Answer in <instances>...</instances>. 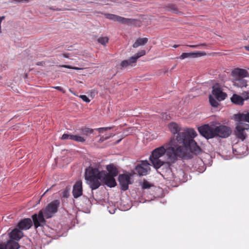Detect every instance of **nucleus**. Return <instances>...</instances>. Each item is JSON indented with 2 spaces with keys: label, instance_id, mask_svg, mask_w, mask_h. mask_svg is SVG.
I'll return each instance as SVG.
<instances>
[{
  "label": "nucleus",
  "instance_id": "1",
  "mask_svg": "<svg viewBox=\"0 0 249 249\" xmlns=\"http://www.w3.org/2000/svg\"><path fill=\"white\" fill-rule=\"evenodd\" d=\"M176 143L173 141L167 143L165 147L161 146L155 148L149 158L157 173L168 180L174 179L176 178L172 171V164L178 160L183 159L187 154Z\"/></svg>",
  "mask_w": 249,
  "mask_h": 249
},
{
  "label": "nucleus",
  "instance_id": "2",
  "mask_svg": "<svg viewBox=\"0 0 249 249\" xmlns=\"http://www.w3.org/2000/svg\"><path fill=\"white\" fill-rule=\"evenodd\" d=\"M168 127L173 135L177 134L175 138L171 139L169 143L173 141L176 142L178 146L181 147L182 151L186 154L188 151L195 155H198L202 153V149L194 140L197 134L193 128H182L175 122L170 123L168 124Z\"/></svg>",
  "mask_w": 249,
  "mask_h": 249
},
{
  "label": "nucleus",
  "instance_id": "3",
  "mask_svg": "<svg viewBox=\"0 0 249 249\" xmlns=\"http://www.w3.org/2000/svg\"><path fill=\"white\" fill-rule=\"evenodd\" d=\"M102 171L96 167L89 166L85 169L84 177L91 190L98 189L101 186Z\"/></svg>",
  "mask_w": 249,
  "mask_h": 249
},
{
  "label": "nucleus",
  "instance_id": "4",
  "mask_svg": "<svg viewBox=\"0 0 249 249\" xmlns=\"http://www.w3.org/2000/svg\"><path fill=\"white\" fill-rule=\"evenodd\" d=\"M233 119L236 122L234 134L236 137L244 141L247 138V133L243 128L242 122L249 124V111L238 112L233 115Z\"/></svg>",
  "mask_w": 249,
  "mask_h": 249
},
{
  "label": "nucleus",
  "instance_id": "5",
  "mask_svg": "<svg viewBox=\"0 0 249 249\" xmlns=\"http://www.w3.org/2000/svg\"><path fill=\"white\" fill-rule=\"evenodd\" d=\"M60 204L59 200H54L48 204L44 209H41L45 218L49 219L52 217L57 212Z\"/></svg>",
  "mask_w": 249,
  "mask_h": 249
},
{
  "label": "nucleus",
  "instance_id": "6",
  "mask_svg": "<svg viewBox=\"0 0 249 249\" xmlns=\"http://www.w3.org/2000/svg\"><path fill=\"white\" fill-rule=\"evenodd\" d=\"M197 129L199 134L207 140L215 137L214 127L211 126L209 124L199 126Z\"/></svg>",
  "mask_w": 249,
  "mask_h": 249
},
{
  "label": "nucleus",
  "instance_id": "7",
  "mask_svg": "<svg viewBox=\"0 0 249 249\" xmlns=\"http://www.w3.org/2000/svg\"><path fill=\"white\" fill-rule=\"evenodd\" d=\"M151 165L147 160H141L140 163L136 166L135 170L139 176H146L149 173L151 170Z\"/></svg>",
  "mask_w": 249,
  "mask_h": 249
},
{
  "label": "nucleus",
  "instance_id": "8",
  "mask_svg": "<svg viewBox=\"0 0 249 249\" xmlns=\"http://www.w3.org/2000/svg\"><path fill=\"white\" fill-rule=\"evenodd\" d=\"M42 211L40 210L38 213H34L32 215V222L35 229L39 227H43L46 224L45 217Z\"/></svg>",
  "mask_w": 249,
  "mask_h": 249
},
{
  "label": "nucleus",
  "instance_id": "9",
  "mask_svg": "<svg viewBox=\"0 0 249 249\" xmlns=\"http://www.w3.org/2000/svg\"><path fill=\"white\" fill-rule=\"evenodd\" d=\"M215 137H218L222 138H228L231 133V128L224 125H219L214 127Z\"/></svg>",
  "mask_w": 249,
  "mask_h": 249
},
{
  "label": "nucleus",
  "instance_id": "10",
  "mask_svg": "<svg viewBox=\"0 0 249 249\" xmlns=\"http://www.w3.org/2000/svg\"><path fill=\"white\" fill-rule=\"evenodd\" d=\"M121 190L125 191L128 190L129 184H132L129 173L120 174L118 178Z\"/></svg>",
  "mask_w": 249,
  "mask_h": 249
},
{
  "label": "nucleus",
  "instance_id": "11",
  "mask_svg": "<svg viewBox=\"0 0 249 249\" xmlns=\"http://www.w3.org/2000/svg\"><path fill=\"white\" fill-rule=\"evenodd\" d=\"M104 16L107 19L127 25L132 24L135 21L134 19L125 18L112 14L106 13L104 14Z\"/></svg>",
  "mask_w": 249,
  "mask_h": 249
},
{
  "label": "nucleus",
  "instance_id": "12",
  "mask_svg": "<svg viewBox=\"0 0 249 249\" xmlns=\"http://www.w3.org/2000/svg\"><path fill=\"white\" fill-rule=\"evenodd\" d=\"M136 66L135 63H118L113 69V75L117 72L124 71H128L129 69Z\"/></svg>",
  "mask_w": 249,
  "mask_h": 249
},
{
  "label": "nucleus",
  "instance_id": "13",
  "mask_svg": "<svg viewBox=\"0 0 249 249\" xmlns=\"http://www.w3.org/2000/svg\"><path fill=\"white\" fill-rule=\"evenodd\" d=\"M212 93L219 101L225 100L227 97V94L222 91V89L218 84L213 87Z\"/></svg>",
  "mask_w": 249,
  "mask_h": 249
},
{
  "label": "nucleus",
  "instance_id": "14",
  "mask_svg": "<svg viewBox=\"0 0 249 249\" xmlns=\"http://www.w3.org/2000/svg\"><path fill=\"white\" fill-rule=\"evenodd\" d=\"M102 177L101 182L110 188H113L117 185V183L115 179V177L102 174Z\"/></svg>",
  "mask_w": 249,
  "mask_h": 249
},
{
  "label": "nucleus",
  "instance_id": "15",
  "mask_svg": "<svg viewBox=\"0 0 249 249\" xmlns=\"http://www.w3.org/2000/svg\"><path fill=\"white\" fill-rule=\"evenodd\" d=\"M72 195L75 198H77L83 195L82 181L81 180L77 181L72 188Z\"/></svg>",
  "mask_w": 249,
  "mask_h": 249
},
{
  "label": "nucleus",
  "instance_id": "16",
  "mask_svg": "<svg viewBox=\"0 0 249 249\" xmlns=\"http://www.w3.org/2000/svg\"><path fill=\"white\" fill-rule=\"evenodd\" d=\"M206 54L205 52L196 51L191 53H184L179 56V58L181 60L184 59L186 58H197Z\"/></svg>",
  "mask_w": 249,
  "mask_h": 249
},
{
  "label": "nucleus",
  "instance_id": "17",
  "mask_svg": "<svg viewBox=\"0 0 249 249\" xmlns=\"http://www.w3.org/2000/svg\"><path fill=\"white\" fill-rule=\"evenodd\" d=\"M33 225L31 219L26 218L21 220L18 224L17 227L21 230H27L29 229Z\"/></svg>",
  "mask_w": 249,
  "mask_h": 249
},
{
  "label": "nucleus",
  "instance_id": "18",
  "mask_svg": "<svg viewBox=\"0 0 249 249\" xmlns=\"http://www.w3.org/2000/svg\"><path fill=\"white\" fill-rule=\"evenodd\" d=\"M106 169L108 172L106 171L102 170V174L111 176L113 177H116L118 174V170L116 167L113 164H110L107 166Z\"/></svg>",
  "mask_w": 249,
  "mask_h": 249
},
{
  "label": "nucleus",
  "instance_id": "19",
  "mask_svg": "<svg viewBox=\"0 0 249 249\" xmlns=\"http://www.w3.org/2000/svg\"><path fill=\"white\" fill-rule=\"evenodd\" d=\"M11 240H19L23 236V233L18 228H15L9 233Z\"/></svg>",
  "mask_w": 249,
  "mask_h": 249
},
{
  "label": "nucleus",
  "instance_id": "20",
  "mask_svg": "<svg viewBox=\"0 0 249 249\" xmlns=\"http://www.w3.org/2000/svg\"><path fill=\"white\" fill-rule=\"evenodd\" d=\"M232 74L235 76L239 77H247L249 76V74L248 71L245 69L236 68L232 71Z\"/></svg>",
  "mask_w": 249,
  "mask_h": 249
},
{
  "label": "nucleus",
  "instance_id": "21",
  "mask_svg": "<svg viewBox=\"0 0 249 249\" xmlns=\"http://www.w3.org/2000/svg\"><path fill=\"white\" fill-rule=\"evenodd\" d=\"M81 134L82 137L85 139V140L87 138L89 137H91L93 136L94 134V130L92 128H88V127H82L80 129Z\"/></svg>",
  "mask_w": 249,
  "mask_h": 249
},
{
  "label": "nucleus",
  "instance_id": "22",
  "mask_svg": "<svg viewBox=\"0 0 249 249\" xmlns=\"http://www.w3.org/2000/svg\"><path fill=\"white\" fill-rule=\"evenodd\" d=\"M145 54V51L144 50H141L138 52L137 53L130 57L128 60H124L121 62H136V61L139 57Z\"/></svg>",
  "mask_w": 249,
  "mask_h": 249
},
{
  "label": "nucleus",
  "instance_id": "23",
  "mask_svg": "<svg viewBox=\"0 0 249 249\" xmlns=\"http://www.w3.org/2000/svg\"><path fill=\"white\" fill-rule=\"evenodd\" d=\"M231 100L233 104L241 106L244 104V99L240 95L233 94L231 98Z\"/></svg>",
  "mask_w": 249,
  "mask_h": 249
},
{
  "label": "nucleus",
  "instance_id": "24",
  "mask_svg": "<svg viewBox=\"0 0 249 249\" xmlns=\"http://www.w3.org/2000/svg\"><path fill=\"white\" fill-rule=\"evenodd\" d=\"M19 247V244L13 240H9L5 246V249H18Z\"/></svg>",
  "mask_w": 249,
  "mask_h": 249
},
{
  "label": "nucleus",
  "instance_id": "25",
  "mask_svg": "<svg viewBox=\"0 0 249 249\" xmlns=\"http://www.w3.org/2000/svg\"><path fill=\"white\" fill-rule=\"evenodd\" d=\"M141 186L142 189L150 190L153 192L156 189V186L146 180H143V182L141 184Z\"/></svg>",
  "mask_w": 249,
  "mask_h": 249
},
{
  "label": "nucleus",
  "instance_id": "26",
  "mask_svg": "<svg viewBox=\"0 0 249 249\" xmlns=\"http://www.w3.org/2000/svg\"><path fill=\"white\" fill-rule=\"evenodd\" d=\"M148 38L146 37L138 38L133 44L134 48H137L141 45H144L148 42Z\"/></svg>",
  "mask_w": 249,
  "mask_h": 249
},
{
  "label": "nucleus",
  "instance_id": "27",
  "mask_svg": "<svg viewBox=\"0 0 249 249\" xmlns=\"http://www.w3.org/2000/svg\"><path fill=\"white\" fill-rule=\"evenodd\" d=\"M234 85L237 87L242 88L247 86V81L243 78H239L234 82Z\"/></svg>",
  "mask_w": 249,
  "mask_h": 249
},
{
  "label": "nucleus",
  "instance_id": "28",
  "mask_svg": "<svg viewBox=\"0 0 249 249\" xmlns=\"http://www.w3.org/2000/svg\"><path fill=\"white\" fill-rule=\"evenodd\" d=\"M165 7L166 9L168 11L171 12L175 14H177L179 12V10L177 8V6L174 4H168L165 6Z\"/></svg>",
  "mask_w": 249,
  "mask_h": 249
},
{
  "label": "nucleus",
  "instance_id": "29",
  "mask_svg": "<svg viewBox=\"0 0 249 249\" xmlns=\"http://www.w3.org/2000/svg\"><path fill=\"white\" fill-rule=\"evenodd\" d=\"M83 204L81 205L83 208L91 207L92 205L90 200L86 196H83L82 197Z\"/></svg>",
  "mask_w": 249,
  "mask_h": 249
},
{
  "label": "nucleus",
  "instance_id": "30",
  "mask_svg": "<svg viewBox=\"0 0 249 249\" xmlns=\"http://www.w3.org/2000/svg\"><path fill=\"white\" fill-rule=\"evenodd\" d=\"M209 99L210 104L213 107H217L219 106L218 102L212 95H209Z\"/></svg>",
  "mask_w": 249,
  "mask_h": 249
},
{
  "label": "nucleus",
  "instance_id": "31",
  "mask_svg": "<svg viewBox=\"0 0 249 249\" xmlns=\"http://www.w3.org/2000/svg\"><path fill=\"white\" fill-rule=\"evenodd\" d=\"M72 140L78 142L84 143L85 142V139H84V137H82L81 134H80V135H73Z\"/></svg>",
  "mask_w": 249,
  "mask_h": 249
},
{
  "label": "nucleus",
  "instance_id": "32",
  "mask_svg": "<svg viewBox=\"0 0 249 249\" xmlns=\"http://www.w3.org/2000/svg\"><path fill=\"white\" fill-rule=\"evenodd\" d=\"M108 41V38L107 37H101L98 39V42L103 45H105Z\"/></svg>",
  "mask_w": 249,
  "mask_h": 249
},
{
  "label": "nucleus",
  "instance_id": "33",
  "mask_svg": "<svg viewBox=\"0 0 249 249\" xmlns=\"http://www.w3.org/2000/svg\"><path fill=\"white\" fill-rule=\"evenodd\" d=\"M185 46L187 47H190L191 48H193V49H196V48L200 49V48H201V46H206V44L205 43H200V44H196V45H186Z\"/></svg>",
  "mask_w": 249,
  "mask_h": 249
},
{
  "label": "nucleus",
  "instance_id": "34",
  "mask_svg": "<svg viewBox=\"0 0 249 249\" xmlns=\"http://www.w3.org/2000/svg\"><path fill=\"white\" fill-rule=\"evenodd\" d=\"M73 135L69 134H64L61 137V140H73Z\"/></svg>",
  "mask_w": 249,
  "mask_h": 249
},
{
  "label": "nucleus",
  "instance_id": "35",
  "mask_svg": "<svg viewBox=\"0 0 249 249\" xmlns=\"http://www.w3.org/2000/svg\"><path fill=\"white\" fill-rule=\"evenodd\" d=\"M70 196V189H65L62 192V197L65 198H68Z\"/></svg>",
  "mask_w": 249,
  "mask_h": 249
},
{
  "label": "nucleus",
  "instance_id": "36",
  "mask_svg": "<svg viewBox=\"0 0 249 249\" xmlns=\"http://www.w3.org/2000/svg\"><path fill=\"white\" fill-rule=\"evenodd\" d=\"M61 67L66 68L70 69H73V70H80L83 69V68H78V67H71L69 65H63L61 66Z\"/></svg>",
  "mask_w": 249,
  "mask_h": 249
},
{
  "label": "nucleus",
  "instance_id": "37",
  "mask_svg": "<svg viewBox=\"0 0 249 249\" xmlns=\"http://www.w3.org/2000/svg\"><path fill=\"white\" fill-rule=\"evenodd\" d=\"M84 102L86 103H89L90 100L86 95H81L79 96Z\"/></svg>",
  "mask_w": 249,
  "mask_h": 249
},
{
  "label": "nucleus",
  "instance_id": "38",
  "mask_svg": "<svg viewBox=\"0 0 249 249\" xmlns=\"http://www.w3.org/2000/svg\"><path fill=\"white\" fill-rule=\"evenodd\" d=\"M52 88L54 89H57V90H58L59 91H61L63 93H65L66 92L65 90H64L61 87H60V86H55V87H53Z\"/></svg>",
  "mask_w": 249,
  "mask_h": 249
},
{
  "label": "nucleus",
  "instance_id": "39",
  "mask_svg": "<svg viewBox=\"0 0 249 249\" xmlns=\"http://www.w3.org/2000/svg\"><path fill=\"white\" fill-rule=\"evenodd\" d=\"M201 163L203 164L201 168H198V171L199 173H203L206 169V166L204 165V163L201 161Z\"/></svg>",
  "mask_w": 249,
  "mask_h": 249
},
{
  "label": "nucleus",
  "instance_id": "40",
  "mask_svg": "<svg viewBox=\"0 0 249 249\" xmlns=\"http://www.w3.org/2000/svg\"><path fill=\"white\" fill-rule=\"evenodd\" d=\"M111 128H112L111 127H106L100 128H99V132H102V130L107 131V130L110 129Z\"/></svg>",
  "mask_w": 249,
  "mask_h": 249
},
{
  "label": "nucleus",
  "instance_id": "41",
  "mask_svg": "<svg viewBox=\"0 0 249 249\" xmlns=\"http://www.w3.org/2000/svg\"><path fill=\"white\" fill-rule=\"evenodd\" d=\"M242 124L243 126V128H244L245 131L248 130L249 129V124H245L242 122Z\"/></svg>",
  "mask_w": 249,
  "mask_h": 249
},
{
  "label": "nucleus",
  "instance_id": "42",
  "mask_svg": "<svg viewBox=\"0 0 249 249\" xmlns=\"http://www.w3.org/2000/svg\"><path fill=\"white\" fill-rule=\"evenodd\" d=\"M97 92L96 91V90L95 89H92V90H91L90 91V94H91V96H94L95 95V94H97Z\"/></svg>",
  "mask_w": 249,
  "mask_h": 249
},
{
  "label": "nucleus",
  "instance_id": "43",
  "mask_svg": "<svg viewBox=\"0 0 249 249\" xmlns=\"http://www.w3.org/2000/svg\"><path fill=\"white\" fill-rule=\"evenodd\" d=\"M5 18L4 16L3 17H0V25H1V23L2 22V19H3Z\"/></svg>",
  "mask_w": 249,
  "mask_h": 249
},
{
  "label": "nucleus",
  "instance_id": "44",
  "mask_svg": "<svg viewBox=\"0 0 249 249\" xmlns=\"http://www.w3.org/2000/svg\"><path fill=\"white\" fill-rule=\"evenodd\" d=\"M11 0V2H12L13 1H14L17 3L21 2V0Z\"/></svg>",
  "mask_w": 249,
  "mask_h": 249
},
{
  "label": "nucleus",
  "instance_id": "45",
  "mask_svg": "<svg viewBox=\"0 0 249 249\" xmlns=\"http://www.w3.org/2000/svg\"><path fill=\"white\" fill-rule=\"evenodd\" d=\"M0 249H5V246L1 244H0Z\"/></svg>",
  "mask_w": 249,
  "mask_h": 249
},
{
  "label": "nucleus",
  "instance_id": "46",
  "mask_svg": "<svg viewBox=\"0 0 249 249\" xmlns=\"http://www.w3.org/2000/svg\"><path fill=\"white\" fill-rule=\"evenodd\" d=\"M180 45H176V44H175L173 46V48H178V46H179Z\"/></svg>",
  "mask_w": 249,
  "mask_h": 249
},
{
  "label": "nucleus",
  "instance_id": "47",
  "mask_svg": "<svg viewBox=\"0 0 249 249\" xmlns=\"http://www.w3.org/2000/svg\"><path fill=\"white\" fill-rule=\"evenodd\" d=\"M69 91L71 92L73 94L76 95L75 93L71 89H69Z\"/></svg>",
  "mask_w": 249,
  "mask_h": 249
},
{
  "label": "nucleus",
  "instance_id": "48",
  "mask_svg": "<svg viewBox=\"0 0 249 249\" xmlns=\"http://www.w3.org/2000/svg\"><path fill=\"white\" fill-rule=\"evenodd\" d=\"M29 0H21V2H28Z\"/></svg>",
  "mask_w": 249,
  "mask_h": 249
},
{
  "label": "nucleus",
  "instance_id": "49",
  "mask_svg": "<svg viewBox=\"0 0 249 249\" xmlns=\"http://www.w3.org/2000/svg\"><path fill=\"white\" fill-rule=\"evenodd\" d=\"M246 50L249 52V46L245 47Z\"/></svg>",
  "mask_w": 249,
  "mask_h": 249
},
{
  "label": "nucleus",
  "instance_id": "50",
  "mask_svg": "<svg viewBox=\"0 0 249 249\" xmlns=\"http://www.w3.org/2000/svg\"><path fill=\"white\" fill-rule=\"evenodd\" d=\"M151 197H149V198H150L151 199H153V197H155V196L153 194H151Z\"/></svg>",
  "mask_w": 249,
  "mask_h": 249
},
{
  "label": "nucleus",
  "instance_id": "51",
  "mask_svg": "<svg viewBox=\"0 0 249 249\" xmlns=\"http://www.w3.org/2000/svg\"><path fill=\"white\" fill-rule=\"evenodd\" d=\"M48 190H48V189H47V190H46V192H45V193L42 195V196H44V195H45V194H46V193L48 191Z\"/></svg>",
  "mask_w": 249,
  "mask_h": 249
},
{
  "label": "nucleus",
  "instance_id": "52",
  "mask_svg": "<svg viewBox=\"0 0 249 249\" xmlns=\"http://www.w3.org/2000/svg\"><path fill=\"white\" fill-rule=\"evenodd\" d=\"M113 211H114V212H113V213H112V212H113V211H111V212L109 211V212H110V213H114L115 211L114 210Z\"/></svg>",
  "mask_w": 249,
  "mask_h": 249
},
{
  "label": "nucleus",
  "instance_id": "53",
  "mask_svg": "<svg viewBox=\"0 0 249 249\" xmlns=\"http://www.w3.org/2000/svg\"><path fill=\"white\" fill-rule=\"evenodd\" d=\"M113 211H114V212H113V213H112V212H113V211H111V212L109 211V212H110V213H114L115 211L114 210Z\"/></svg>",
  "mask_w": 249,
  "mask_h": 249
},
{
  "label": "nucleus",
  "instance_id": "54",
  "mask_svg": "<svg viewBox=\"0 0 249 249\" xmlns=\"http://www.w3.org/2000/svg\"><path fill=\"white\" fill-rule=\"evenodd\" d=\"M36 64H37V65H41V64H42V63H36Z\"/></svg>",
  "mask_w": 249,
  "mask_h": 249
},
{
  "label": "nucleus",
  "instance_id": "55",
  "mask_svg": "<svg viewBox=\"0 0 249 249\" xmlns=\"http://www.w3.org/2000/svg\"><path fill=\"white\" fill-rule=\"evenodd\" d=\"M1 32V25H0V33Z\"/></svg>",
  "mask_w": 249,
  "mask_h": 249
},
{
  "label": "nucleus",
  "instance_id": "56",
  "mask_svg": "<svg viewBox=\"0 0 249 249\" xmlns=\"http://www.w3.org/2000/svg\"><path fill=\"white\" fill-rule=\"evenodd\" d=\"M121 141V140H120L118 141L117 142V143H118Z\"/></svg>",
  "mask_w": 249,
  "mask_h": 249
},
{
  "label": "nucleus",
  "instance_id": "57",
  "mask_svg": "<svg viewBox=\"0 0 249 249\" xmlns=\"http://www.w3.org/2000/svg\"><path fill=\"white\" fill-rule=\"evenodd\" d=\"M249 93V92H246V95H244V96H246V95H247V94Z\"/></svg>",
  "mask_w": 249,
  "mask_h": 249
},
{
  "label": "nucleus",
  "instance_id": "58",
  "mask_svg": "<svg viewBox=\"0 0 249 249\" xmlns=\"http://www.w3.org/2000/svg\"><path fill=\"white\" fill-rule=\"evenodd\" d=\"M249 98V96H247L246 97V99H248Z\"/></svg>",
  "mask_w": 249,
  "mask_h": 249
},
{
  "label": "nucleus",
  "instance_id": "59",
  "mask_svg": "<svg viewBox=\"0 0 249 249\" xmlns=\"http://www.w3.org/2000/svg\"><path fill=\"white\" fill-rule=\"evenodd\" d=\"M175 68V66L173 67L172 68V69H174V68Z\"/></svg>",
  "mask_w": 249,
  "mask_h": 249
},
{
  "label": "nucleus",
  "instance_id": "60",
  "mask_svg": "<svg viewBox=\"0 0 249 249\" xmlns=\"http://www.w3.org/2000/svg\"><path fill=\"white\" fill-rule=\"evenodd\" d=\"M67 50H71V49H69V47L67 49Z\"/></svg>",
  "mask_w": 249,
  "mask_h": 249
},
{
  "label": "nucleus",
  "instance_id": "61",
  "mask_svg": "<svg viewBox=\"0 0 249 249\" xmlns=\"http://www.w3.org/2000/svg\"><path fill=\"white\" fill-rule=\"evenodd\" d=\"M206 46H207V45H206V46H204V47H205V48H206Z\"/></svg>",
  "mask_w": 249,
  "mask_h": 249
},
{
  "label": "nucleus",
  "instance_id": "62",
  "mask_svg": "<svg viewBox=\"0 0 249 249\" xmlns=\"http://www.w3.org/2000/svg\"><path fill=\"white\" fill-rule=\"evenodd\" d=\"M1 77H0V79H1Z\"/></svg>",
  "mask_w": 249,
  "mask_h": 249
}]
</instances>
